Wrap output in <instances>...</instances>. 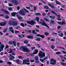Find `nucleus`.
<instances>
[{"instance_id":"nucleus-42","label":"nucleus","mask_w":66,"mask_h":66,"mask_svg":"<svg viewBox=\"0 0 66 66\" xmlns=\"http://www.w3.org/2000/svg\"><path fill=\"white\" fill-rule=\"evenodd\" d=\"M51 48L52 49H54V48L55 47L54 46H53V45H52V46H51Z\"/></svg>"},{"instance_id":"nucleus-9","label":"nucleus","mask_w":66,"mask_h":66,"mask_svg":"<svg viewBox=\"0 0 66 66\" xmlns=\"http://www.w3.org/2000/svg\"><path fill=\"white\" fill-rule=\"evenodd\" d=\"M58 33H59L58 35L60 37H62L63 34L62 33V31H59L58 32Z\"/></svg>"},{"instance_id":"nucleus-59","label":"nucleus","mask_w":66,"mask_h":66,"mask_svg":"<svg viewBox=\"0 0 66 66\" xmlns=\"http://www.w3.org/2000/svg\"><path fill=\"white\" fill-rule=\"evenodd\" d=\"M26 55L28 56H29L30 55V53H26Z\"/></svg>"},{"instance_id":"nucleus-33","label":"nucleus","mask_w":66,"mask_h":66,"mask_svg":"<svg viewBox=\"0 0 66 66\" xmlns=\"http://www.w3.org/2000/svg\"><path fill=\"white\" fill-rule=\"evenodd\" d=\"M44 19L46 21H47V22L49 21V20H48L47 18H44Z\"/></svg>"},{"instance_id":"nucleus-48","label":"nucleus","mask_w":66,"mask_h":66,"mask_svg":"<svg viewBox=\"0 0 66 66\" xmlns=\"http://www.w3.org/2000/svg\"><path fill=\"white\" fill-rule=\"evenodd\" d=\"M56 54H61V52H56Z\"/></svg>"},{"instance_id":"nucleus-13","label":"nucleus","mask_w":66,"mask_h":66,"mask_svg":"<svg viewBox=\"0 0 66 66\" xmlns=\"http://www.w3.org/2000/svg\"><path fill=\"white\" fill-rule=\"evenodd\" d=\"M48 57H45L43 59H40V60L42 62H43L44 61L46 60V59H48Z\"/></svg>"},{"instance_id":"nucleus-4","label":"nucleus","mask_w":66,"mask_h":66,"mask_svg":"<svg viewBox=\"0 0 66 66\" xmlns=\"http://www.w3.org/2000/svg\"><path fill=\"white\" fill-rule=\"evenodd\" d=\"M29 62L30 61L29 59H27L23 60L22 64H26L29 65L30 63H26V62Z\"/></svg>"},{"instance_id":"nucleus-50","label":"nucleus","mask_w":66,"mask_h":66,"mask_svg":"<svg viewBox=\"0 0 66 66\" xmlns=\"http://www.w3.org/2000/svg\"><path fill=\"white\" fill-rule=\"evenodd\" d=\"M37 40H38V41H40V39L39 38H38L36 39Z\"/></svg>"},{"instance_id":"nucleus-27","label":"nucleus","mask_w":66,"mask_h":66,"mask_svg":"<svg viewBox=\"0 0 66 66\" xmlns=\"http://www.w3.org/2000/svg\"><path fill=\"white\" fill-rule=\"evenodd\" d=\"M34 59L36 61H38V59L37 56H36L34 58Z\"/></svg>"},{"instance_id":"nucleus-28","label":"nucleus","mask_w":66,"mask_h":66,"mask_svg":"<svg viewBox=\"0 0 66 66\" xmlns=\"http://www.w3.org/2000/svg\"><path fill=\"white\" fill-rule=\"evenodd\" d=\"M32 33L33 34H35L36 35H37V33L36 32H35V30H33L32 31Z\"/></svg>"},{"instance_id":"nucleus-54","label":"nucleus","mask_w":66,"mask_h":66,"mask_svg":"<svg viewBox=\"0 0 66 66\" xmlns=\"http://www.w3.org/2000/svg\"><path fill=\"white\" fill-rule=\"evenodd\" d=\"M35 30L37 32H39V29H35Z\"/></svg>"},{"instance_id":"nucleus-37","label":"nucleus","mask_w":66,"mask_h":66,"mask_svg":"<svg viewBox=\"0 0 66 66\" xmlns=\"http://www.w3.org/2000/svg\"><path fill=\"white\" fill-rule=\"evenodd\" d=\"M7 30V28H6V29H4L3 31V32H6Z\"/></svg>"},{"instance_id":"nucleus-7","label":"nucleus","mask_w":66,"mask_h":66,"mask_svg":"<svg viewBox=\"0 0 66 66\" xmlns=\"http://www.w3.org/2000/svg\"><path fill=\"white\" fill-rule=\"evenodd\" d=\"M50 61L52 62H50V64H52V65H54V64H55V63H56V60H54V59H52L50 60Z\"/></svg>"},{"instance_id":"nucleus-40","label":"nucleus","mask_w":66,"mask_h":66,"mask_svg":"<svg viewBox=\"0 0 66 66\" xmlns=\"http://www.w3.org/2000/svg\"><path fill=\"white\" fill-rule=\"evenodd\" d=\"M11 57H12V58L13 59H14L15 58V57L14 56H12V55L11 54H10L9 55Z\"/></svg>"},{"instance_id":"nucleus-6","label":"nucleus","mask_w":66,"mask_h":66,"mask_svg":"<svg viewBox=\"0 0 66 66\" xmlns=\"http://www.w3.org/2000/svg\"><path fill=\"white\" fill-rule=\"evenodd\" d=\"M16 16L19 19V20L20 21H23V19L22 17L19 16L18 15H17Z\"/></svg>"},{"instance_id":"nucleus-18","label":"nucleus","mask_w":66,"mask_h":66,"mask_svg":"<svg viewBox=\"0 0 66 66\" xmlns=\"http://www.w3.org/2000/svg\"><path fill=\"white\" fill-rule=\"evenodd\" d=\"M49 17L50 18H51V19H54L55 18V16H49Z\"/></svg>"},{"instance_id":"nucleus-11","label":"nucleus","mask_w":66,"mask_h":66,"mask_svg":"<svg viewBox=\"0 0 66 66\" xmlns=\"http://www.w3.org/2000/svg\"><path fill=\"white\" fill-rule=\"evenodd\" d=\"M57 23L59 24L63 25L65 24V20H64V21H63L62 22H60L59 21H58V22H57Z\"/></svg>"},{"instance_id":"nucleus-31","label":"nucleus","mask_w":66,"mask_h":66,"mask_svg":"<svg viewBox=\"0 0 66 66\" xmlns=\"http://www.w3.org/2000/svg\"><path fill=\"white\" fill-rule=\"evenodd\" d=\"M38 50H36L35 53H34V54H36L38 53Z\"/></svg>"},{"instance_id":"nucleus-14","label":"nucleus","mask_w":66,"mask_h":66,"mask_svg":"<svg viewBox=\"0 0 66 66\" xmlns=\"http://www.w3.org/2000/svg\"><path fill=\"white\" fill-rule=\"evenodd\" d=\"M10 31L12 32V33H14V30L13 29V28L12 27H10L9 28Z\"/></svg>"},{"instance_id":"nucleus-41","label":"nucleus","mask_w":66,"mask_h":66,"mask_svg":"<svg viewBox=\"0 0 66 66\" xmlns=\"http://www.w3.org/2000/svg\"><path fill=\"white\" fill-rule=\"evenodd\" d=\"M41 0L42 2H43V3L44 4H45L47 3V2H45V1H44L43 0Z\"/></svg>"},{"instance_id":"nucleus-24","label":"nucleus","mask_w":66,"mask_h":66,"mask_svg":"<svg viewBox=\"0 0 66 66\" xmlns=\"http://www.w3.org/2000/svg\"><path fill=\"white\" fill-rule=\"evenodd\" d=\"M48 5L52 8H54L55 7L54 5H51V4H50V3H48Z\"/></svg>"},{"instance_id":"nucleus-30","label":"nucleus","mask_w":66,"mask_h":66,"mask_svg":"<svg viewBox=\"0 0 66 66\" xmlns=\"http://www.w3.org/2000/svg\"><path fill=\"white\" fill-rule=\"evenodd\" d=\"M16 62L18 64H19L20 61L18 59H16Z\"/></svg>"},{"instance_id":"nucleus-17","label":"nucleus","mask_w":66,"mask_h":66,"mask_svg":"<svg viewBox=\"0 0 66 66\" xmlns=\"http://www.w3.org/2000/svg\"><path fill=\"white\" fill-rule=\"evenodd\" d=\"M12 43L14 46H16V41H13Z\"/></svg>"},{"instance_id":"nucleus-52","label":"nucleus","mask_w":66,"mask_h":66,"mask_svg":"<svg viewBox=\"0 0 66 66\" xmlns=\"http://www.w3.org/2000/svg\"><path fill=\"white\" fill-rule=\"evenodd\" d=\"M62 52L63 53V54H66V52H65V51H62Z\"/></svg>"},{"instance_id":"nucleus-53","label":"nucleus","mask_w":66,"mask_h":66,"mask_svg":"<svg viewBox=\"0 0 66 66\" xmlns=\"http://www.w3.org/2000/svg\"><path fill=\"white\" fill-rule=\"evenodd\" d=\"M38 4L39 5H42L43 4V3H41V2H39Z\"/></svg>"},{"instance_id":"nucleus-56","label":"nucleus","mask_w":66,"mask_h":66,"mask_svg":"<svg viewBox=\"0 0 66 66\" xmlns=\"http://www.w3.org/2000/svg\"><path fill=\"white\" fill-rule=\"evenodd\" d=\"M9 6H12V4H11V3H9Z\"/></svg>"},{"instance_id":"nucleus-64","label":"nucleus","mask_w":66,"mask_h":66,"mask_svg":"<svg viewBox=\"0 0 66 66\" xmlns=\"http://www.w3.org/2000/svg\"><path fill=\"white\" fill-rule=\"evenodd\" d=\"M19 36L20 37V38H22V35H19Z\"/></svg>"},{"instance_id":"nucleus-60","label":"nucleus","mask_w":66,"mask_h":66,"mask_svg":"<svg viewBox=\"0 0 66 66\" xmlns=\"http://www.w3.org/2000/svg\"><path fill=\"white\" fill-rule=\"evenodd\" d=\"M34 10L35 11H36V7L35 6H34Z\"/></svg>"},{"instance_id":"nucleus-35","label":"nucleus","mask_w":66,"mask_h":66,"mask_svg":"<svg viewBox=\"0 0 66 66\" xmlns=\"http://www.w3.org/2000/svg\"><path fill=\"white\" fill-rule=\"evenodd\" d=\"M36 20H37V21L38 22H39V23H40L39 21V17H37L36 18Z\"/></svg>"},{"instance_id":"nucleus-12","label":"nucleus","mask_w":66,"mask_h":66,"mask_svg":"<svg viewBox=\"0 0 66 66\" xmlns=\"http://www.w3.org/2000/svg\"><path fill=\"white\" fill-rule=\"evenodd\" d=\"M28 23L29 24H30L31 25L34 24V23H35V22L34 20H31V21H29L28 22Z\"/></svg>"},{"instance_id":"nucleus-2","label":"nucleus","mask_w":66,"mask_h":66,"mask_svg":"<svg viewBox=\"0 0 66 66\" xmlns=\"http://www.w3.org/2000/svg\"><path fill=\"white\" fill-rule=\"evenodd\" d=\"M20 49L22 51L25 52H30V51H29L27 48L24 47V46H20Z\"/></svg>"},{"instance_id":"nucleus-43","label":"nucleus","mask_w":66,"mask_h":66,"mask_svg":"<svg viewBox=\"0 0 66 66\" xmlns=\"http://www.w3.org/2000/svg\"><path fill=\"white\" fill-rule=\"evenodd\" d=\"M28 40H25L24 41V43H28Z\"/></svg>"},{"instance_id":"nucleus-15","label":"nucleus","mask_w":66,"mask_h":66,"mask_svg":"<svg viewBox=\"0 0 66 66\" xmlns=\"http://www.w3.org/2000/svg\"><path fill=\"white\" fill-rule=\"evenodd\" d=\"M37 36H39L40 37H42V38H44L45 37L44 35H40V34H38L37 35Z\"/></svg>"},{"instance_id":"nucleus-32","label":"nucleus","mask_w":66,"mask_h":66,"mask_svg":"<svg viewBox=\"0 0 66 66\" xmlns=\"http://www.w3.org/2000/svg\"><path fill=\"white\" fill-rule=\"evenodd\" d=\"M44 7L45 9H48L49 8L48 6L47 5H44Z\"/></svg>"},{"instance_id":"nucleus-10","label":"nucleus","mask_w":66,"mask_h":66,"mask_svg":"<svg viewBox=\"0 0 66 66\" xmlns=\"http://www.w3.org/2000/svg\"><path fill=\"white\" fill-rule=\"evenodd\" d=\"M5 45L3 44H1L0 46V52L2 51L3 49L4 48Z\"/></svg>"},{"instance_id":"nucleus-39","label":"nucleus","mask_w":66,"mask_h":66,"mask_svg":"<svg viewBox=\"0 0 66 66\" xmlns=\"http://www.w3.org/2000/svg\"><path fill=\"white\" fill-rule=\"evenodd\" d=\"M44 34L46 36H47L49 34V33H48V32H44Z\"/></svg>"},{"instance_id":"nucleus-1","label":"nucleus","mask_w":66,"mask_h":66,"mask_svg":"<svg viewBox=\"0 0 66 66\" xmlns=\"http://www.w3.org/2000/svg\"><path fill=\"white\" fill-rule=\"evenodd\" d=\"M40 58H42L45 57V52H43L42 51H40L38 54Z\"/></svg>"},{"instance_id":"nucleus-20","label":"nucleus","mask_w":66,"mask_h":66,"mask_svg":"<svg viewBox=\"0 0 66 66\" xmlns=\"http://www.w3.org/2000/svg\"><path fill=\"white\" fill-rule=\"evenodd\" d=\"M27 37L28 38H33L34 37L32 36H27Z\"/></svg>"},{"instance_id":"nucleus-46","label":"nucleus","mask_w":66,"mask_h":66,"mask_svg":"<svg viewBox=\"0 0 66 66\" xmlns=\"http://www.w3.org/2000/svg\"><path fill=\"white\" fill-rule=\"evenodd\" d=\"M5 12L6 14H9V13L8 11H7L6 10H5Z\"/></svg>"},{"instance_id":"nucleus-29","label":"nucleus","mask_w":66,"mask_h":66,"mask_svg":"<svg viewBox=\"0 0 66 66\" xmlns=\"http://www.w3.org/2000/svg\"><path fill=\"white\" fill-rule=\"evenodd\" d=\"M16 14V13L13 12V13H12L11 15H12V16H15Z\"/></svg>"},{"instance_id":"nucleus-47","label":"nucleus","mask_w":66,"mask_h":66,"mask_svg":"<svg viewBox=\"0 0 66 66\" xmlns=\"http://www.w3.org/2000/svg\"><path fill=\"white\" fill-rule=\"evenodd\" d=\"M36 15H40V16H41V15L40 14V13H36L35 14Z\"/></svg>"},{"instance_id":"nucleus-49","label":"nucleus","mask_w":66,"mask_h":66,"mask_svg":"<svg viewBox=\"0 0 66 66\" xmlns=\"http://www.w3.org/2000/svg\"><path fill=\"white\" fill-rule=\"evenodd\" d=\"M5 18L8 19L9 18V17L7 15H6L5 16Z\"/></svg>"},{"instance_id":"nucleus-38","label":"nucleus","mask_w":66,"mask_h":66,"mask_svg":"<svg viewBox=\"0 0 66 66\" xmlns=\"http://www.w3.org/2000/svg\"><path fill=\"white\" fill-rule=\"evenodd\" d=\"M24 11H25V12L26 13H29V12L28 11V10H26V9H25V8H24Z\"/></svg>"},{"instance_id":"nucleus-22","label":"nucleus","mask_w":66,"mask_h":66,"mask_svg":"<svg viewBox=\"0 0 66 66\" xmlns=\"http://www.w3.org/2000/svg\"><path fill=\"white\" fill-rule=\"evenodd\" d=\"M18 23L17 22H13V25L16 26H17Z\"/></svg>"},{"instance_id":"nucleus-16","label":"nucleus","mask_w":66,"mask_h":66,"mask_svg":"<svg viewBox=\"0 0 66 66\" xmlns=\"http://www.w3.org/2000/svg\"><path fill=\"white\" fill-rule=\"evenodd\" d=\"M51 12L52 13L54 14L55 15H56V16H57V13H56L55 11H54L53 10H52Z\"/></svg>"},{"instance_id":"nucleus-51","label":"nucleus","mask_w":66,"mask_h":66,"mask_svg":"<svg viewBox=\"0 0 66 66\" xmlns=\"http://www.w3.org/2000/svg\"><path fill=\"white\" fill-rule=\"evenodd\" d=\"M51 41H55V39H51Z\"/></svg>"},{"instance_id":"nucleus-23","label":"nucleus","mask_w":66,"mask_h":66,"mask_svg":"<svg viewBox=\"0 0 66 66\" xmlns=\"http://www.w3.org/2000/svg\"><path fill=\"white\" fill-rule=\"evenodd\" d=\"M56 47L57 48H59V47L61 48H62V49H63L64 50H65V49L64 48V47H61V46H60L59 47V46H56Z\"/></svg>"},{"instance_id":"nucleus-36","label":"nucleus","mask_w":66,"mask_h":66,"mask_svg":"<svg viewBox=\"0 0 66 66\" xmlns=\"http://www.w3.org/2000/svg\"><path fill=\"white\" fill-rule=\"evenodd\" d=\"M60 57H61V58H64L66 60V58L65 57H63V56H62L61 55H60Z\"/></svg>"},{"instance_id":"nucleus-61","label":"nucleus","mask_w":66,"mask_h":66,"mask_svg":"<svg viewBox=\"0 0 66 66\" xmlns=\"http://www.w3.org/2000/svg\"><path fill=\"white\" fill-rule=\"evenodd\" d=\"M7 63L9 64H11L12 63L11 62H7Z\"/></svg>"},{"instance_id":"nucleus-63","label":"nucleus","mask_w":66,"mask_h":66,"mask_svg":"<svg viewBox=\"0 0 66 66\" xmlns=\"http://www.w3.org/2000/svg\"><path fill=\"white\" fill-rule=\"evenodd\" d=\"M35 48V47H31V49L32 50H34Z\"/></svg>"},{"instance_id":"nucleus-3","label":"nucleus","mask_w":66,"mask_h":66,"mask_svg":"<svg viewBox=\"0 0 66 66\" xmlns=\"http://www.w3.org/2000/svg\"><path fill=\"white\" fill-rule=\"evenodd\" d=\"M40 22L39 23H40L44 26H45L46 27H47L48 28H49V26L46 24V23L45 22L44 20H43L42 19H40Z\"/></svg>"},{"instance_id":"nucleus-19","label":"nucleus","mask_w":66,"mask_h":66,"mask_svg":"<svg viewBox=\"0 0 66 66\" xmlns=\"http://www.w3.org/2000/svg\"><path fill=\"white\" fill-rule=\"evenodd\" d=\"M61 64L63 66H66V63H65L64 62H61Z\"/></svg>"},{"instance_id":"nucleus-21","label":"nucleus","mask_w":66,"mask_h":66,"mask_svg":"<svg viewBox=\"0 0 66 66\" xmlns=\"http://www.w3.org/2000/svg\"><path fill=\"white\" fill-rule=\"evenodd\" d=\"M6 24V23H5V22H2L1 23H0V25L2 26L5 25Z\"/></svg>"},{"instance_id":"nucleus-45","label":"nucleus","mask_w":66,"mask_h":66,"mask_svg":"<svg viewBox=\"0 0 66 66\" xmlns=\"http://www.w3.org/2000/svg\"><path fill=\"white\" fill-rule=\"evenodd\" d=\"M26 8L28 10H30L31 7L29 6H27L26 7Z\"/></svg>"},{"instance_id":"nucleus-34","label":"nucleus","mask_w":66,"mask_h":66,"mask_svg":"<svg viewBox=\"0 0 66 66\" xmlns=\"http://www.w3.org/2000/svg\"><path fill=\"white\" fill-rule=\"evenodd\" d=\"M20 25L21 26L23 27H24V25L23 23H20Z\"/></svg>"},{"instance_id":"nucleus-26","label":"nucleus","mask_w":66,"mask_h":66,"mask_svg":"<svg viewBox=\"0 0 66 66\" xmlns=\"http://www.w3.org/2000/svg\"><path fill=\"white\" fill-rule=\"evenodd\" d=\"M9 24L11 25H13V21H11L9 22Z\"/></svg>"},{"instance_id":"nucleus-8","label":"nucleus","mask_w":66,"mask_h":66,"mask_svg":"<svg viewBox=\"0 0 66 66\" xmlns=\"http://www.w3.org/2000/svg\"><path fill=\"white\" fill-rule=\"evenodd\" d=\"M11 2L14 3L15 5H17L18 4V2L16 0H12L11 1Z\"/></svg>"},{"instance_id":"nucleus-57","label":"nucleus","mask_w":66,"mask_h":66,"mask_svg":"<svg viewBox=\"0 0 66 66\" xmlns=\"http://www.w3.org/2000/svg\"><path fill=\"white\" fill-rule=\"evenodd\" d=\"M20 31H16V30H15V32L16 33H18V32H20Z\"/></svg>"},{"instance_id":"nucleus-44","label":"nucleus","mask_w":66,"mask_h":66,"mask_svg":"<svg viewBox=\"0 0 66 66\" xmlns=\"http://www.w3.org/2000/svg\"><path fill=\"white\" fill-rule=\"evenodd\" d=\"M13 52V50L12 49H10V52H9V53H11Z\"/></svg>"},{"instance_id":"nucleus-55","label":"nucleus","mask_w":66,"mask_h":66,"mask_svg":"<svg viewBox=\"0 0 66 66\" xmlns=\"http://www.w3.org/2000/svg\"><path fill=\"white\" fill-rule=\"evenodd\" d=\"M9 43L10 44H12V41H9Z\"/></svg>"},{"instance_id":"nucleus-5","label":"nucleus","mask_w":66,"mask_h":66,"mask_svg":"<svg viewBox=\"0 0 66 66\" xmlns=\"http://www.w3.org/2000/svg\"><path fill=\"white\" fill-rule=\"evenodd\" d=\"M24 8L23 7V8L19 12V13L20 14H21L22 15H25V12H24Z\"/></svg>"},{"instance_id":"nucleus-62","label":"nucleus","mask_w":66,"mask_h":66,"mask_svg":"<svg viewBox=\"0 0 66 66\" xmlns=\"http://www.w3.org/2000/svg\"><path fill=\"white\" fill-rule=\"evenodd\" d=\"M9 9L10 11H11L12 10V7H9Z\"/></svg>"},{"instance_id":"nucleus-25","label":"nucleus","mask_w":66,"mask_h":66,"mask_svg":"<svg viewBox=\"0 0 66 66\" xmlns=\"http://www.w3.org/2000/svg\"><path fill=\"white\" fill-rule=\"evenodd\" d=\"M56 2L57 4H59V5H61V3L60 2H59L58 1H57V0H56Z\"/></svg>"},{"instance_id":"nucleus-58","label":"nucleus","mask_w":66,"mask_h":66,"mask_svg":"<svg viewBox=\"0 0 66 66\" xmlns=\"http://www.w3.org/2000/svg\"><path fill=\"white\" fill-rule=\"evenodd\" d=\"M61 28V27L60 26H59L57 27V29L58 30H59Z\"/></svg>"}]
</instances>
